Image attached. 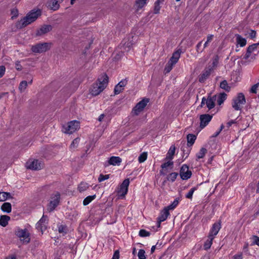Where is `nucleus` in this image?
Masks as SVG:
<instances>
[{
    "label": "nucleus",
    "instance_id": "nucleus-1",
    "mask_svg": "<svg viewBox=\"0 0 259 259\" xmlns=\"http://www.w3.org/2000/svg\"><path fill=\"white\" fill-rule=\"evenodd\" d=\"M108 77L105 74L99 77L96 82L94 83L90 88V94L96 96L99 95L107 87Z\"/></svg>",
    "mask_w": 259,
    "mask_h": 259
},
{
    "label": "nucleus",
    "instance_id": "nucleus-2",
    "mask_svg": "<svg viewBox=\"0 0 259 259\" xmlns=\"http://www.w3.org/2000/svg\"><path fill=\"white\" fill-rule=\"evenodd\" d=\"M41 14L39 10L37 11H32L31 12L27 15L26 17L18 21L16 24L17 28H22L25 27L27 25L34 21Z\"/></svg>",
    "mask_w": 259,
    "mask_h": 259
},
{
    "label": "nucleus",
    "instance_id": "nucleus-3",
    "mask_svg": "<svg viewBox=\"0 0 259 259\" xmlns=\"http://www.w3.org/2000/svg\"><path fill=\"white\" fill-rule=\"evenodd\" d=\"M246 100L243 93H238L232 100V107L237 111L241 110L245 104Z\"/></svg>",
    "mask_w": 259,
    "mask_h": 259
},
{
    "label": "nucleus",
    "instance_id": "nucleus-4",
    "mask_svg": "<svg viewBox=\"0 0 259 259\" xmlns=\"http://www.w3.org/2000/svg\"><path fill=\"white\" fill-rule=\"evenodd\" d=\"M80 128V123L78 121L73 120L63 126V132L64 133L71 134Z\"/></svg>",
    "mask_w": 259,
    "mask_h": 259
},
{
    "label": "nucleus",
    "instance_id": "nucleus-5",
    "mask_svg": "<svg viewBox=\"0 0 259 259\" xmlns=\"http://www.w3.org/2000/svg\"><path fill=\"white\" fill-rule=\"evenodd\" d=\"M15 234L23 243H28L30 240V234L26 229H22L18 228L15 231Z\"/></svg>",
    "mask_w": 259,
    "mask_h": 259
},
{
    "label": "nucleus",
    "instance_id": "nucleus-6",
    "mask_svg": "<svg viewBox=\"0 0 259 259\" xmlns=\"http://www.w3.org/2000/svg\"><path fill=\"white\" fill-rule=\"evenodd\" d=\"M51 43L44 42L32 46L31 51L34 53H42L49 50L51 47Z\"/></svg>",
    "mask_w": 259,
    "mask_h": 259
},
{
    "label": "nucleus",
    "instance_id": "nucleus-7",
    "mask_svg": "<svg viewBox=\"0 0 259 259\" xmlns=\"http://www.w3.org/2000/svg\"><path fill=\"white\" fill-rule=\"evenodd\" d=\"M44 166V163L38 160L29 159L26 163V167L28 169L37 170L41 169Z\"/></svg>",
    "mask_w": 259,
    "mask_h": 259
},
{
    "label": "nucleus",
    "instance_id": "nucleus-8",
    "mask_svg": "<svg viewBox=\"0 0 259 259\" xmlns=\"http://www.w3.org/2000/svg\"><path fill=\"white\" fill-rule=\"evenodd\" d=\"M60 198V194L58 192L53 194L51 199V201L48 206L47 210L49 211H53L57 206L59 204Z\"/></svg>",
    "mask_w": 259,
    "mask_h": 259
},
{
    "label": "nucleus",
    "instance_id": "nucleus-9",
    "mask_svg": "<svg viewBox=\"0 0 259 259\" xmlns=\"http://www.w3.org/2000/svg\"><path fill=\"white\" fill-rule=\"evenodd\" d=\"M130 184V180L128 179H125L122 184L117 188V193L118 196L124 197L127 194L128 187Z\"/></svg>",
    "mask_w": 259,
    "mask_h": 259
},
{
    "label": "nucleus",
    "instance_id": "nucleus-10",
    "mask_svg": "<svg viewBox=\"0 0 259 259\" xmlns=\"http://www.w3.org/2000/svg\"><path fill=\"white\" fill-rule=\"evenodd\" d=\"M180 175L182 180H186L190 178L192 172L186 164H184L181 168Z\"/></svg>",
    "mask_w": 259,
    "mask_h": 259
},
{
    "label": "nucleus",
    "instance_id": "nucleus-11",
    "mask_svg": "<svg viewBox=\"0 0 259 259\" xmlns=\"http://www.w3.org/2000/svg\"><path fill=\"white\" fill-rule=\"evenodd\" d=\"M148 102L149 100L148 99H144L140 101L134 108L133 113L135 115H138L144 109Z\"/></svg>",
    "mask_w": 259,
    "mask_h": 259
},
{
    "label": "nucleus",
    "instance_id": "nucleus-12",
    "mask_svg": "<svg viewBox=\"0 0 259 259\" xmlns=\"http://www.w3.org/2000/svg\"><path fill=\"white\" fill-rule=\"evenodd\" d=\"M215 97H214V96L208 97L207 99L205 97H203L201 103V107H202L205 104L206 105V107L209 110L212 109L215 106Z\"/></svg>",
    "mask_w": 259,
    "mask_h": 259
},
{
    "label": "nucleus",
    "instance_id": "nucleus-13",
    "mask_svg": "<svg viewBox=\"0 0 259 259\" xmlns=\"http://www.w3.org/2000/svg\"><path fill=\"white\" fill-rule=\"evenodd\" d=\"M212 118V115L208 114H204L200 116V127L201 128L205 127L211 121Z\"/></svg>",
    "mask_w": 259,
    "mask_h": 259
},
{
    "label": "nucleus",
    "instance_id": "nucleus-14",
    "mask_svg": "<svg viewBox=\"0 0 259 259\" xmlns=\"http://www.w3.org/2000/svg\"><path fill=\"white\" fill-rule=\"evenodd\" d=\"M48 223V219L46 216L43 215L42 218L36 224V228L38 230L40 231L42 233L47 228V224Z\"/></svg>",
    "mask_w": 259,
    "mask_h": 259
},
{
    "label": "nucleus",
    "instance_id": "nucleus-15",
    "mask_svg": "<svg viewBox=\"0 0 259 259\" xmlns=\"http://www.w3.org/2000/svg\"><path fill=\"white\" fill-rule=\"evenodd\" d=\"M221 228V224L220 223H214L209 231L208 238L212 237L213 238H214L215 236L219 233Z\"/></svg>",
    "mask_w": 259,
    "mask_h": 259
},
{
    "label": "nucleus",
    "instance_id": "nucleus-16",
    "mask_svg": "<svg viewBox=\"0 0 259 259\" xmlns=\"http://www.w3.org/2000/svg\"><path fill=\"white\" fill-rule=\"evenodd\" d=\"M121 162V159L118 156H111L110 157L108 161L104 164L105 166H108L110 165H119Z\"/></svg>",
    "mask_w": 259,
    "mask_h": 259
},
{
    "label": "nucleus",
    "instance_id": "nucleus-17",
    "mask_svg": "<svg viewBox=\"0 0 259 259\" xmlns=\"http://www.w3.org/2000/svg\"><path fill=\"white\" fill-rule=\"evenodd\" d=\"M212 70V68H206L200 75L199 77V81L200 82H204V81L209 76Z\"/></svg>",
    "mask_w": 259,
    "mask_h": 259
},
{
    "label": "nucleus",
    "instance_id": "nucleus-18",
    "mask_svg": "<svg viewBox=\"0 0 259 259\" xmlns=\"http://www.w3.org/2000/svg\"><path fill=\"white\" fill-rule=\"evenodd\" d=\"M169 215V210L164 207V208L161 211L160 215L158 218L159 227L160 226V223L166 220Z\"/></svg>",
    "mask_w": 259,
    "mask_h": 259
},
{
    "label": "nucleus",
    "instance_id": "nucleus-19",
    "mask_svg": "<svg viewBox=\"0 0 259 259\" xmlns=\"http://www.w3.org/2000/svg\"><path fill=\"white\" fill-rule=\"evenodd\" d=\"M259 44H254L250 46H249L247 48V52L246 54L245 55L244 58L246 60L248 59L251 55V53L254 52L256 49L257 47L258 46Z\"/></svg>",
    "mask_w": 259,
    "mask_h": 259
},
{
    "label": "nucleus",
    "instance_id": "nucleus-20",
    "mask_svg": "<svg viewBox=\"0 0 259 259\" xmlns=\"http://www.w3.org/2000/svg\"><path fill=\"white\" fill-rule=\"evenodd\" d=\"M52 29V26L50 25H45L41 26L38 30H37L36 32L37 35H41L44 34H45L49 31H50Z\"/></svg>",
    "mask_w": 259,
    "mask_h": 259
},
{
    "label": "nucleus",
    "instance_id": "nucleus-21",
    "mask_svg": "<svg viewBox=\"0 0 259 259\" xmlns=\"http://www.w3.org/2000/svg\"><path fill=\"white\" fill-rule=\"evenodd\" d=\"M214 97H215V102L219 105H221L226 99L227 95L225 93H221L218 95H214Z\"/></svg>",
    "mask_w": 259,
    "mask_h": 259
},
{
    "label": "nucleus",
    "instance_id": "nucleus-22",
    "mask_svg": "<svg viewBox=\"0 0 259 259\" xmlns=\"http://www.w3.org/2000/svg\"><path fill=\"white\" fill-rule=\"evenodd\" d=\"M3 211L6 213H10L12 210V206L9 202H5L1 207Z\"/></svg>",
    "mask_w": 259,
    "mask_h": 259
},
{
    "label": "nucleus",
    "instance_id": "nucleus-23",
    "mask_svg": "<svg viewBox=\"0 0 259 259\" xmlns=\"http://www.w3.org/2000/svg\"><path fill=\"white\" fill-rule=\"evenodd\" d=\"M236 41L238 45H239L240 47H243L245 46L246 44V40L245 38H243L239 34L236 35Z\"/></svg>",
    "mask_w": 259,
    "mask_h": 259
},
{
    "label": "nucleus",
    "instance_id": "nucleus-24",
    "mask_svg": "<svg viewBox=\"0 0 259 259\" xmlns=\"http://www.w3.org/2000/svg\"><path fill=\"white\" fill-rule=\"evenodd\" d=\"M32 82V79H31L30 80V81H29L28 82H27L25 80H23V81H21L20 83L19 87V90L20 91V92H21V93L25 91V90L26 89L28 83L31 84Z\"/></svg>",
    "mask_w": 259,
    "mask_h": 259
},
{
    "label": "nucleus",
    "instance_id": "nucleus-25",
    "mask_svg": "<svg viewBox=\"0 0 259 259\" xmlns=\"http://www.w3.org/2000/svg\"><path fill=\"white\" fill-rule=\"evenodd\" d=\"M10 220V217L8 215H2L0 218V225L3 227H6L8 224L9 221Z\"/></svg>",
    "mask_w": 259,
    "mask_h": 259
},
{
    "label": "nucleus",
    "instance_id": "nucleus-26",
    "mask_svg": "<svg viewBox=\"0 0 259 259\" xmlns=\"http://www.w3.org/2000/svg\"><path fill=\"white\" fill-rule=\"evenodd\" d=\"M188 146H191L196 139V136L193 134H188L187 137Z\"/></svg>",
    "mask_w": 259,
    "mask_h": 259
},
{
    "label": "nucleus",
    "instance_id": "nucleus-27",
    "mask_svg": "<svg viewBox=\"0 0 259 259\" xmlns=\"http://www.w3.org/2000/svg\"><path fill=\"white\" fill-rule=\"evenodd\" d=\"M49 7L50 8L56 11L58 10L59 8V4L58 3V0H51L49 3Z\"/></svg>",
    "mask_w": 259,
    "mask_h": 259
},
{
    "label": "nucleus",
    "instance_id": "nucleus-28",
    "mask_svg": "<svg viewBox=\"0 0 259 259\" xmlns=\"http://www.w3.org/2000/svg\"><path fill=\"white\" fill-rule=\"evenodd\" d=\"M180 201V199L179 198H177L170 205H169L167 207H165V208H167V210H173L177 206V205L179 203Z\"/></svg>",
    "mask_w": 259,
    "mask_h": 259
},
{
    "label": "nucleus",
    "instance_id": "nucleus-29",
    "mask_svg": "<svg viewBox=\"0 0 259 259\" xmlns=\"http://www.w3.org/2000/svg\"><path fill=\"white\" fill-rule=\"evenodd\" d=\"M207 153V149L205 148H201L200 151L196 154V157L198 159L202 158Z\"/></svg>",
    "mask_w": 259,
    "mask_h": 259
},
{
    "label": "nucleus",
    "instance_id": "nucleus-30",
    "mask_svg": "<svg viewBox=\"0 0 259 259\" xmlns=\"http://www.w3.org/2000/svg\"><path fill=\"white\" fill-rule=\"evenodd\" d=\"M10 197V193L0 191V201H4Z\"/></svg>",
    "mask_w": 259,
    "mask_h": 259
},
{
    "label": "nucleus",
    "instance_id": "nucleus-31",
    "mask_svg": "<svg viewBox=\"0 0 259 259\" xmlns=\"http://www.w3.org/2000/svg\"><path fill=\"white\" fill-rule=\"evenodd\" d=\"M214 239L213 238H208L207 240L204 244V249L205 250H208L209 249L212 244V241Z\"/></svg>",
    "mask_w": 259,
    "mask_h": 259
},
{
    "label": "nucleus",
    "instance_id": "nucleus-32",
    "mask_svg": "<svg viewBox=\"0 0 259 259\" xmlns=\"http://www.w3.org/2000/svg\"><path fill=\"white\" fill-rule=\"evenodd\" d=\"M80 141V139L79 138H77L75 139L71 143L70 146V149L71 150H75L78 146L79 142Z\"/></svg>",
    "mask_w": 259,
    "mask_h": 259
},
{
    "label": "nucleus",
    "instance_id": "nucleus-33",
    "mask_svg": "<svg viewBox=\"0 0 259 259\" xmlns=\"http://www.w3.org/2000/svg\"><path fill=\"white\" fill-rule=\"evenodd\" d=\"M96 197V195L89 196L87 197L83 201V204L84 205H88L91 202H92L94 199H95Z\"/></svg>",
    "mask_w": 259,
    "mask_h": 259
},
{
    "label": "nucleus",
    "instance_id": "nucleus-34",
    "mask_svg": "<svg viewBox=\"0 0 259 259\" xmlns=\"http://www.w3.org/2000/svg\"><path fill=\"white\" fill-rule=\"evenodd\" d=\"M175 153V147L174 146H171L167 153V156L166 158H168L170 159L173 158V156Z\"/></svg>",
    "mask_w": 259,
    "mask_h": 259
},
{
    "label": "nucleus",
    "instance_id": "nucleus-35",
    "mask_svg": "<svg viewBox=\"0 0 259 259\" xmlns=\"http://www.w3.org/2000/svg\"><path fill=\"white\" fill-rule=\"evenodd\" d=\"M88 188V184L86 183H81L79 185L78 189L79 192H82L85 191Z\"/></svg>",
    "mask_w": 259,
    "mask_h": 259
},
{
    "label": "nucleus",
    "instance_id": "nucleus-36",
    "mask_svg": "<svg viewBox=\"0 0 259 259\" xmlns=\"http://www.w3.org/2000/svg\"><path fill=\"white\" fill-rule=\"evenodd\" d=\"M148 0H136V5L139 9L144 7L147 4Z\"/></svg>",
    "mask_w": 259,
    "mask_h": 259
},
{
    "label": "nucleus",
    "instance_id": "nucleus-37",
    "mask_svg": "<svg viewBox=\"0 0 259 259\" xmlns=\"http://www.w3.org/2000/svg\"><path fill=\"white\" fill-rule=\"evenodd\" d=\"M147 158V153L143 152L138 157V161L140 163L144 162Z\"/></svg>",
    "mask_w": 259,
    "mask_h": 259
},
{
    "label": "nucleus",
    "instance_id": "nucleus-38",
    "mask_svg": "<svg viewBox=\"0 0 259 259\" xmlns=\"http://www.w3.org/2000/svg\"><path fill=\"white\" fill-rule=\"evenodd\" d=\"M197 189V187H194L192 188L188 192V193L186 195V197L188 199H192L193 194L195 191H196Z\"/></svg>",
    "mask_w": 259,
    "mask_h": 259
},
{
    "label": "nucleus",
    "instance_id": "nucleus-39",
    "mask_svg": "<svg viewBox=\"0 0 259 259\" xmlns=\"http://www.w3.org/2000/svg\"><path fill=\"white\" fill-rule=\"evenodd\" d=\"M139 235L140 236L142 237H145L149 236L150 235V233L145 230L142 229L140 230Z\"/></svg>",
    "mask_w": 259,
    "mask_h": 259
},
{
    "label": "nucleus",
    "instance_id": "nucleus-40",
    "mask_svg": "<svg viewBox=\"0 0 259 259\" xmlns=\"http://www.w3.org/2000/svg\"><path fill=\"white\" fill-rule=\"evenodd\" d=\"M178 175V174L177 172H172L168 176L167 180L171 182H174L176 179Z\"/></svg>",
    "mask_w": 259,
    "mask_h": 259
},
{
    "label": "nucleus",
    "instance_id": "nucleus-41",
    "mask_svg": "<svg viewBox=\"0 0 259 259\" xmlns=\"http://www.w3.org/2000/svg\"><path fill=\"white\" fill-rule=\"evenodd\" d=\"M220 87L226 90V91H229L230 89L229 87L228 86L227 81L225 80L222 81L220 83Z\"/></svg>",
    "mask_w": 259,
    "mask_h": 259
},
{
    "label": "nucleus",
    "instance_id": "nucleus-42",
    "mask_svg": "<svg viewBox=\"0 0 259 259\" xmlns=\"http://www.w3.org/2000/svg\"><path fill=\"white\" fill-rule=\"evenodd\" d=\"M138 256L139 259H146V257L145 255V250L143 249H140L138 253Z\"/></svg>",
    "mask_w": 259,
    "mask_h": 259
},
{
    "label": "nucleus",
    "instance_id": "nucleus-43",
    "mask_svg": "<svg viewBox=\"0 0 259 259\" xmlns=\"http://www.w3.org/2000/svg\"><path fill=\"white\" fill-rule=\"evenodd\" d=\"M213 38V35H212V34H209L207 35V40L205 41V42L204 44V45H203L204 48H205L208 46V44L211 41Z\"/></svg>",
    "mask_w": 259,
    "mask_h": 259
},
{
    "label": "nucleus",
    "instance_id": "nucleus-44",
    "mask_svg": "<svg viewBox=\"0 0 259 259\" xmlns=\"http://www.w3.org/2000/svg\"><path fill=\"white\" fill-rule=\"evenodd\" d=\"M58 228V231L60 233H62L63 235L66 233L67 228L65 226L63 225H59Z\"/></svg>",
    "mask_w": 259,
    "mask_h": 259
},
{
    "label": "nucleus",
    "instance_id": "nucleus-45",
    "mask_svg": "<svg viewBox=\"0 0 259 259\" xmlns=\"http://www.w3.org/2000/svg\"><path fill=\"white\" fill-rule=\"evenodd\" d=\"M109 175H104L103 174H100L98 178V181L99 182H103L106 180H107L109 178Z\"/></svg>",
    "mask_w": 259,
    "mask_h": 259
},
{
    "label": "nucleus",
    "instance_id": "nucleus-46",
    "mask_svg": "<svg viewBox=\"0 0 259 259\" xmlns=\"http://www.w3.org/2000/svg\"><path fill=\"white\" fill-rule=\"evenodd\" d=\"M258 90H259V82L253 85L251 87V88L250 89V92L252 93L256 94Z\"/></svg>",
    "mask_w": 259,
    "mask_h": 259
},
{
    "label": "nucleus",
    "instance_id": "nucleus-47",
    "mask_svg": "<svg viewBox=\"0 0 259 259\" xmlns=\"http://www.w3.org/2000/svg\"><path fill=\"white\" fill-rule=\"evenodd\" d=\"M172 165H173V162L170 160H169L167 162L163 163L161 165V168L162 169L166 168L170 166H172Z\"/></svg>",
    "mask_w": 259,
    "mask_h": 259
},
{
    "label": "nucleus",
    "instance_id": "nucleus-48",
    "mask_svg": "<svg viewBox=\"0 0 259 259\" xmlns=\"http://www.w3.org/2000/svg\"><path fill=\"white\" fill-rule=\"evenodd\" d=\"M174 65V64H171L169 62H168L165 67V69H164L166 73L170 72L171 71V70L172 69Z\"/></svg>",
    "mask_w": 259,
    "mask_h": 259
},
{
    "label": "nucleus",
    "instance_id": "nucleus-49",
    "mask_svg": "<svg viewBox=\"0 0 259 259\" xmlns=\"http://www.w3.org/2000/svg\"><path fill=\"white\" fill-rule=\"evenodd\" d=\"M123 90V88L120 87V85H118L117 84L115 86L114 88V93L116 95L119 94Z\"/></svg>",
    "mask_w": 259,
    "mask_h": 259
},
{
    "label": "nucleus",
    "instance_id": "nucleus-50",
    "mask_svg": "<svg viewBox=\"0 0 259 259\" xmlns=\"http://www.w3.org/2000/svg\"><path fill=\"white\" fill-rule=\"evenodd\" d=\"M181 50H178L176 51H175L173 54L172 56L175 57V58L177 60H179L181 54Z\"/></svg>",
    "mask_w": 259,
    "mask_h": 259
},
{
    "label": "nucleus",
    "instance_id": "nucleus-51",
    "mask_svg": "<svg viewBox=\"0 0 259 259\" xmlns=\"http://www.w3.org/2000/svg\"><path fill=\"white\" fill-rule=\"evenodd\" d=\"M202 43V41H201L199 42L197 44V45H196V51L198 53H202L203 51V50L205 49L203 48L202 49H201Z\"/></svg>",
    "mask_w": 259,
    "mask_h": 259
},
{
    "label": "nucleus",
    "instance_id": "nucleus-52",
    "mask_svg": "<svg viewBox=\"0 0 259 259\" xmlns=\"http://www.w3.org/2000/svg\"><path fill=\"white\" fill-rule=\"evenodd\" d=\"M160 5L155 3L154 12L155 14H158L160 9Z\"/></svg>",
    "mask_w": 259,
    "mask_h": 259
},
{
    "label": "nucleus",
    "instance_id": "nucleus-53",
    "mask_svg": "<svg viewBox=\"0 0 259 259\" xmlns=\"http://www.w3.org/2000/svg\"><path fill=\"white\" fill-rule=\"evenodd\" d=\"M253 239V243L254 244H256L259 246V237L256 236H253L252 237Z\"/></svg>",
    "mask_w": 259,
    "mask_h": 259
},
{
    "label": "nucleus",
    "instance_id": "nucleus-54",
    "mask_svg": "<svg viewBox=\"0 0 259 259\" xmlns=\"http://www.w3.org/2000/svg\"><path fill=\"white\" fill-rule=\"evenodd\" d=\"M233 259H243V253L242 252H239L233 257Z\"/></svg>",
    "mask_w": 259,
    "mask_h": 259
},
{
    "label": "nucleus",
    "instance_id": "nucleus-55",
    "mask_svg": "<svg viewBox=\"0 0 259 259\" xmlns=\"http://www.w3.org/2000/svg\"><path fill=\"white\" fill-rule=\"evenodd\" d=\"M127 83V80L126 79H123L121 80L118 84V85H120L121 88L124 89V87Z\"/></svg>",
    "mask_w": 259,
    "mask_h": 259
},
{
    "label": "nucleus",
    "instance_id": "nucleus-56",
    "mask_svg": "<svg viewBox=\"0 0 259 259\" xmlns=\"http://www.w3.org/2000/svg\"><path fill=\"white\" fill-rule=\"evenodd\" d=\"M178 60H177L174 56L172 55L171 57L170 58V60H169L168 62L171 63V64H176L178 62Z\"/></svg>",
    "mask_w": 259,
    "mask_h": 259
},
{
    "label": "nucleus",
    "instance_id": "nucleus-57",
    "mask_svg": "<svg viewBox=\"0 0 259 259\" xmlns=\"http://www.w3.org/2000/svg\"><path fill=\"white\" fill-rule=\"evenodd\" d=\"M6 68L5 66H0V78H1L5 72Z\"/></svg>",
    "mask_w": 259,
    "mask_h": 259
},
{
    "label": "nucleus",
    "instance_id": "nucleus-58",
    "mask_svg": "<svg viewBox=\"0 0 259 259\" xmlns=\"http://www.w3.org/2000/svg\"><path fill=\"white\" fill-rule=\"evenodd\" d=\"M218 63V56H216L215 58L214 59H213V60L212 61V67L211 68L213 69V68L216 67Z\"/></svg>",
    "mask_w": 259,
    "mask_h": 259
},
{
    "label": "nucleus",
    "instance_id": "nucleus-59",
    "mask_svg": "<svg viewBox=\"0 0 259 259\" xmlns=\"http://www.w3.org/2000/svg\"><path fill=\"white\" fill-rule=\"evenodd\" d=\"M119 252L118 250L114 252L112 259H119Z\"/></svg>",
    "mask_w": 259,
    "mask_h": 259
},
{
    "label": "nucleus",
    "instance_id": "nucleus-60",
    "mask_svg": "<svg viewBox=\"0 0 259 259\" xmlns=\"http://www.w3.org/2000/svg\"><path fill=\"white\" fill-rule=\"evenodd\" d=\"M249 35L251 38H253L256 36V32L254 30H251L249 33Z\"/></svg>",
    "mask_w": 259,
    "mask_h": 259
},
{
    "label": "nucleus",
    "instance_id": "nucleus-61",
    "mask_svg": "<svg viewBox=\"0 0 259 259\" xmlns=\"http://www.w3.org/2000/svg\"><path fill=\"white\" fill-rule=\"evenodd\" d=\"M15 67H16V69L18 70H21L22 69V67L20 64V62L18 61L16 62Z\"/></svg>",
    "mask_w": 259,
    "mask_h": 259
},
{
    "label": "nucleus",
    "instance_id": "nucleus-62",
    "mask_svg": "<svg viewBox=\"0 0 259 259\" xmlns=\"http://www.w3.org/2000/svg\"><path fill=\"white\" fill-rule=\"evenodd\" d=\"M235 123L234 120H231L228 122L226 124V126L228 128H229L233 124Z\"/></svg>",
    "mask_w": 259,
    "mask_h": 259
},
{
    "label": "nucleus",
    "instance_id": "nucleus-63",
    "mask_svg": "<svg viewBox=\"0 0 259 259\" xmlns=\"http://www.w3.org/2000/svg\"><path fill=\"white\" fill-rule=\"evenodd\" d=\"M248 244L247 243H245V244H244V246H243V250L245 251H248Z\"/></svg>",
    "mask_w": 259,
    "mask_h": 259
},
{
    "label": "nucleus",
    "instance_id": "nucleus-64",
    "mask_svg": "<svg viewBox=\"0 0 259 259\" xmlns=\"http://www.w3.org/2000/svg\"><path fill=\"white\" fill-rule=\"evenodd\" d=\"M104 116H105V115L103 114L100 115V116L99 117L98 120L100 121H101L103 119Z\"/></svg>",
    "mask_w": 259,
    "mask_h": 259
}]
</instances>
